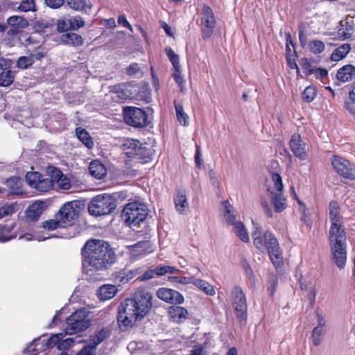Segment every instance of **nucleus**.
Returning <instances> with one entry per match:
<instances>
[{
	"label": "nucleus",
	"instance_id": "obj_1",
	"mask_svg": "<svg viewBox=\"0 0 355 355\" xmlns=\"http://www.w3.org/2000/svg\"><path fill=\"white\" fill-rule=\"evenodd\" d=\"M153 296L144 288L137 290L132 297L125 299L118 308L117 321L123 330L132 327L150 312Z\"/></svg>",
	"mask_w": 355,
	"mask_h": 355
},
{
	"label": "nucleus",
	"instance_id": "obj_2",
	"mask_svg": "<svg viewBox=\"0 0 355 355\" xmlns=\"http://www.w3.org/2000/svg\"><path fill=\"white\" fill-rule=\"evenodd\" d=\"M329 220L331 226L329 241L332 259L336 266L341 270L345 267L347 261V236L343 216L340 213V206L336 200L329 202Z\"/></svg>",
	"mask_w": 355,
	"mask_h": 355
},
{
	"label": "nucleus",
	"instance_id": "obj_3",
	"mask_svg": "<svg viewBox=\"0 0 355 355\" xmlns=\"http://www.w3.org/2000/svg\"><path fill=\"white\" fill-rule=\"evenodd\" d=\"M83 264H87L95 270H103L115 261V253L109 243L92 239L82 248Z\"/></svg>",
	"mask_w": 355,
	"mask_h": 355
},
{
	"label": "nucleus",
	"instance_id": "obj_4",
	"mask_svg": "<svg viewBox=\"0 0 355 355\" xmlns=\"http://www.w3.org/2000/svg\"><path fill=\"white\" fill-rule=\"evenodd\" d=\"M148 215L145 204L135 201L128 203L121 213V218L130 227H134L144 222Z\"/></svg>",
	"mask_w": 355,
	"mask_h": 355
},
{
	"label": "nucleus",
	"instance_id": "obj_5",
	"mask_svg": "<svg viewBox=\"0 0 355 355\" xmlns=\"http://www.w3.org/2000/svg\"><path fill=\"white\" fill-rule=\"evenodd\" d=\"M116 207V199L111 195L104 193L92 199L88 205V211L92 216H101L112 213Z\"/></svg>",
	"mask_w": 355,
	"mask_h": 355
},
{
	"label": "nucleus",
	"instance_id": "obj_6",
	"mask_svg": "<svg viewBox=\"0 0 355 355\" xmlns=\"http://www.w3.org/2000/svg\"><path fill=\"white\" fill-rule=\"evenodd\" d=\"M89 311L85 309L76 310L66 320V334H76L86 330L91 324Z\"/></svg>",
	"mask_w": 355,
	"mask_h": 355
},
{
	"label": "nucleus",
	"instance_id": "obj_7",
	"mask_svg": "<svg viewBox=\"0 0 355 355\" xmlns=\"http://www.w3.org/2000/svg\"><path fill=\"white\" fill-rule=\"evenodd\" d=\"M122 150L129 158L145 160L151 156V150L140 143L139 140L127 138L122 144Z\"/></svg>",
	"mask_w": 355,
	"mask_h": 355
},
{
	"label": "nucleus",
	"instance_id": "obj_8",
	"mask_svg": "<svg viewBox=\"0 0 355 355\" xmlns=\"http://www.w3.org/2000/svg\"><path fill=\"white\" fill-rule=\"evenodd\" d=\"M80 214V206L77 201H71L64 204L56 214V218L60 220L63 227L71 226Z\"/></svg>",
	"mask_w": 355,
	"mask_h": 355
},
{
	"label": "nucleus",
	"instance_id": "obj_9",
	"mask_svg": "<svg viewBox=\"0 0 355 355\" xmlns=\"http://www.w3.org/2000/svg\"><path fill=\"white\" fill-rule=\"evenodd\" d=\"M123 119L126 124L134 128H144L148 124L146 112L139 107L127 106L123 107Z\"/></svg>",
	"mask_w": 355,
	"mask_h": 355
},
{
	"label": "nucleus",
	"instance_id": "obj_10",
	"mask_svg": "<svg viewBox=\"0 0 355 355\" xmlns=\"http://www.w3.org/2000/svg\"><path fill=\"white\" fill-rule=\"evenodd\" d=\"M263 240L264 249L267 248L271 261L276 268L280 266L282 264V257L277 239L271 232L266 231Z\"/></svg>",
	"mask_w": 355,
	"mask_h": 355
},
{
	"label": "nucleus",
	"instance_id": "obj_11",
	"mask_svg": "<svg viewBox=\"0 0 355 355\" xmlns=\"http://www.w3.org/2000/svg\"><path fill=\"white\" fill-rule=\"evenodd\" d=\"M201 31L204 40H208L212 35L216 26V21L212 9L203 4L201 12Z\"/></svg>",
	"mask_w": 355,
	"mask_h": 355
},
{
	"label": "nucleus",
	"instance_id": "obj_12",
	"mask_svg": "<svg viewBox=\"0 0 355 355\" xmlns=\"http://www.w3.org/2000/svg\"><path fill=\"white\" fill-rule=\"evenodd\" d=\"M334 169L345 179L355 180V164L341 157L334 155L331 158Z\"/></svg>",
	"mask_w": 355,
	"mask_h": 355
},
{
	"label": "nucleus",
	"instance_id": "obj_13",
	"mask_svg": "<svg viewBox=\"0 0 355 355\" xmlns=\"http://www.w3.org/2000/svg\"><path fill=\"white\" fill-rule=\"evenodd\" d=\"M232 304L237 318L246 320L248 317V305L245 295L239 286H234L232 292Z\"/></svg>",
	"mask_w": 355,
	"mask_h": 355
},
{
	"label": "nucleus",
	"instance_id": "obj_14",
	"mask_svg": "<svg viewBox=\"0 0 355 355\" xmlns=\"http://www.w3.org/2000/svg\"><path fill=\"white\" fill-rule=\"evenodd\" d=\"M156 295L160 300L172 304H180L184 302L183 295L178 291L168 288H160Z\"/></svg>",
	"mask_w": 355,
	"mask_h": 355
},
{
	"label": "nucleus",
	"instance_id": "obj_15",
	"mask_svg": "<svg viewBox=\"0 0 355 355\" xmlns=\"http://www.w3.org/2000/svg\"><path fill=\"white\" fill-rule=\"evenodd\" d=\"M317 316L318 325L312 329V342L315 345H319L326 333V321L324 317L318 312L315 311Z\"/></svg>",
	"mask_w": 355,
	"mask_h": 355
},
{
	"label": "nucleus",
	"instance_id": "obj_16",
	"mask_svg": "<svg viewBox=\"0 0 355 355\" xmlns=\"http://www.w3.org/2000/svg\"><path fill=\"white\" fill-rule=\"evenodd\" d=\"M290 148L295 157L301 160L307 157V153L305 149V144L298 135H293L290 141Z\"/></svg>",
	"mask_w": 355,
	"mask_h": 355
},
{
	"label": "nucleus",
	"instance_id": "obj_17",
	"mask_svg": "<svg viewBox=\"0 0 355 355\" xmlns=\"http://www.w3.org/2000/svg\"><path fill=\"white\" fill-rule=\"evenodd\" d=\"M23 180L19 177L12 176L5 181L6 187L9 189V196H22L24 191L22 188Z\"/></svg>",
	"mask_w": 355,
	"mask_h": 355
},
{
	"label": "nucleus",
	"instance_id": "obj_18",
	"mask_svg": "<svg viewBox=\"0 0 355 355\" xmlns=\"http://www.w3.org/2000/svg\"><path fill=\"white\" fill-rule=\"evenodd\" d=\"M112 92L116 94L119 99L122 101L133 98L132 85L130 83H123L115 85L112 87Z\"/></svg>",
	"mask_w": 355,
	"mask_h": 355
},
{
	"label": "nucleus",
	"instance_id": "obj_19",
	"mask_svg": "<svg viewBox=\"0 0 355 355\" xmlns=\"http://www.w3.org/2000/svg\"><path fill=\"white\" fill-rule=\"evenodd\" d=\"M170 319L177 323L184 322L188 318V311L182 306H171L168 309Z\"/></svg>",
	"mask_w": 355,
	"mask_h": 355
},
{
	"label": "nucleus",
	"instance_id": "obj_20",
	"mask_svg": "<svg viewBox=\"0 0 355 355\" xmlns=\"http://www.w3.org/2000/svg\"><path fill=\"white\" fill-rule=\"evenodd\" d=\"M45 208L46 204L42 201H37L33 203L26 209L27 218L31 221L37 220Z\"/></svg>",
	"mask_w": 355,
	"mask_h": 355
},
{
	"label": "nucleus",
	"instance_id": "obj_21",
	"mask_svg": "<svg viewBox=\"0 0 355 355\" xmlns=\"http://www.w3.org/2000/svg\"><path fill=\"white\" fill-rule=\"evenodd\" d=\"M110 331L107 329H102L96 331L90 337L89 343L85 347L95 353L96 347L110 336Z\"/></svg>",
	"mask_w": 355,
	"mask_h": 355
},
{
	"label": "nucleus",
	"instance_id": "obj_22",
	"mask_svg": "<svg viewBox=\"0 0 355 355\" xmlns=\"http://www.w3.org/2000/svg\"><path fill=\"white\" fill-rule=\"evenodd\" d=\"M268 192L271 202L275 207V210L277 212H282L284 211L287 205L286 203V199L284 198L281 192H275L271 189H268Z\"/></svg>",
	"mask_w": 355,
	"mask_h": 355
},
{
	"label": "nucleus",
	"instance_id": "obj_23",
	"mask_svg": "<svg viewBox=\"0 0 355 355\" xmlns=\"http://www.w3.org/2000/svg\"><path fill=\"white\" fill-rule=\"evenodd\" d=\"M61 42L68 46L78 47L83 44L84 40L80 35L73 32L64 33L60 38Z\"/></svg>",
	"mask_w": 355,
	"mask_h": 355
},
{
	"label": "nucleus",
	"instance_id": "obj_24",
	"mask_svg": "<svg viewBox=\"0 0 355 355\" xmlns=\"http://www.w3.org/2000/svg\"><path fill=\"white\" fill-rule=\"evenodd\" d=\"M355 77V67L346 64L340 67L336 73L337 79L343 83L350 81Z\"/></svg>",
	"mask_w": 355,
	"mask_h": 355
},
{
	"label": "nucleus",
	"instance_id": "obj_25",
	"mask_svg": "<svg viewBox=\"0 0 355 355\" xmlns=\"http://www.w3.org/2000/svg\"><path fill=\"white\" fill-rule=\"evenodd\" d=\"M174 202L175 209L179 214H184L189 207V203L185 193L179 190L174 196Z\"/></svg>",
	"mask_w": 355,
	"mask_h": 355
},
{
	"label": "nucleus",
	"instance_id": "obj_26",
	"mask_svg": "<svg viewBox=\"0 0 355 355\" xmlns=\"http://www.w3.org/2000/svg\"><path fill=\"white\" fill-rule=\"evenodd\" d=\"M89 170L91 175L97 179H101L107 174L105 166L97 160L90 163Z\"/></svg>",
	"mask_w": 355,
	"mask_h": 355
},
{
	"label": "nucleus",
	"instance_id": "obj_27",
	"mask_svg": "<svg viewBox=\"0 0 355 355\" xmlns=\"http://www.w3.org/2000/svg\"><path fill=\"white\" fill-rule=\"evenodd\" d=\"M351 49L349 44H343L334 49L331 55L330 59L334 62H338L344 59Z\"/></svg>",
	"mask_w": 355,
	"mask_h": 355
},
{
	"label": "nucleus",
	"instance_id": "obj_28",
	"mask_svg": "<svg viewBox=\"0 0 355 355\" xmlns=\"http://www.w3.org/2000/svg\"><path fill=\"white\" fill-rule=\"evenodd\" d=\"M223 211H224V218L226 223L228 225H232L234 227L235 226V223L238 221H236V215L232 212V205L227 200H225L222 202Z\"/></svg>",
	"mask_w": 355,
	"mask_h": 355
},
{
	"label": "nucleus",
	"instance_id": "obj_29",
	"mask_svg": "<svg viewBox=\"0 0 355 355\" xmlns=\"http://www.w3.org/2000/svg\"><path fill=\"white\" fill-rule=\"evenodd\" d=\"M117 292L115 286L113 285H104L98 289V297L102 300H107L114 297Z\"/></svg>",
	"mask_w": 355,
	"mask_h": 355
},
{
	"label": "nucleus",
	"instance_id": "obj_30",
	"mask_svg": "<svg viewBox=\"0 0 355 355\" xmlns=\"http://www.w3.org/2000/svg\"><path fill=\"white\" fill-rule=\"evenodd\" d=\"M76 134L77 137L83 142V144H85V146L88 148H93L94 142L92 138L86 130L81 128H77L76 129Z\"/></svg>",
	"mask_w": 355,
	"mask_h": 355
},
{
	"label": "nucleus",
	"instance_id": "obj_31",
	"mask_svg": "<svg viewBox=\"0 0 355 355\" xmlns=\"http://www.w3.org/2000/svg\"><path fill=\"white\" fill-rule=\"evenodd\" d=\"M53 180L50 178L42 175V178H40V181L37 182L35 189L40 192H47L53 189Z\"/></svg>",
	"mask_w": 355,
	"mask_h": 355
},
{
	"label": "nucleus",
	"instance_id": "obj_32",
	"mask_svg": "<svg viewBox=\"0 0 355 355\" xmlns=\"http://www.w3.org/2000/svg\"><path fill=\"white\" fill-rule=\"evenodd\" d=\"M15 225L12 224L8 226L3 227L0 229V242L4 243L8 241L17 236L15 232H12V230Z\"/></svg>",
	"mask_w": 355,
	"mask_h": 355
},
{
	"label": "nucleus",
	"instance_id": "obj_33",
	"mask_svg": "<svg viewBox=\"0 0 355 355\" xmlns=\"http://www.w3.org/2000/svg\"><path fill=\"white\" fill-rule=\"evenodd\" d=\"M193 284L208 295L213 296L216 293L213 286L205 280L196 279L193 281Z\"/></svg>",
	"mask_w": 355,
	"mask_h": 355
},
{
	"label": "nucleus",
	"instance_id": "obj_34",
	"mask_svg": "<svg viewBox=\"0 0 355 355\" xmlns=\"http://www.w3.org/2000/svg\"><path fill=\"white\" fill-rule=\"evenodd\" d=\"M299 38L300 44L304 46L307 42L308 37L310 33L309 25L305 22H301L299 25Z\"/></svg>",
	"mask_w": 355,
	"mask_h": 355
},
{
	"label": "nucleus",
	"instance_id": "obj_35",
	"mask_svg": "<svg viewBox=\"0 0 355 355\" xmlns=\"http://www.w3.org/2000/svg\"><path fill=\"white\" fill-rule=\"evenodd\" d=\"M262 231L260 227L254 226L252 233L254 246L259 250H264L263 240L261 237Z\"/></svg>",
	"mask_w": 355,
	"mask_h": 355
},
{
	"label": "nucleus",
	"instance_id": "obj_36",
	"mask_svg": "<svg viewBox=\"0 0 355 355\" xmlns=\"http://www.w3.org/2000/svg\"><path fill=\"white\" fill-rule=\"evenodd\" d=\"M8 24L10 26L15 28H26L28 26V21L20 16H11L7 20Z\"/></svg>",
	"mask_w": 355,
	"mask_h": 355
},
{
	"label": "nucleus",
	"instance_id": "obj_37",
	"mask_svg": "<svg viewBox=\"0 0 355 355\" xmlns=\"http://www.w3.org/2000/svg\"><path fill=\"white\" fill-rule=\"evenodd\" d=\"M234 231L242 241L247 243L250 241L248 234L244 227V225L241 221H238L235 223Z\"/></svg>",
	"mask_w": 355,
	"mask_h": 355
},
{
	"label": "nucleus",
	"instance_id": "obj_38",
	"mask_svg": "<svg viewBox=\"0 0 355 355\" xmlns=\"http://www.w3.org/2000/svg\"><path fill=\"white\" fill-rule=\"evenodd\" d=\"M15 75L10 70L3 71L0 73V86L8 87L14 81Z\"/></svg>",
	"mask_w": 355,
	"mask_h": 355
},
{
	"label": "nucleus",
	"instance_id": "obj_39",
	"mask_svg": "<svg viewBox=\"0 0 355 355\" xmlns=\"http://www.w3.org/2000/svg\"><path fill=\"white\" fill-rule=\"evenodd\" d=\"M62 172L59 168L53 166H49L46 168L45 176L50 178L54 184L62 176Z\"/></svg>",
	"mask_w": 355,
	"mask_h": 355
},
{
	"label": "nucleus",
	"instance_id": "obj_40",
	"mask_svg": "<svg viewBox=\"0 0 355 355\" xmlns=\"http://www.w3.org/2000/svg\"><path fill=\"white\" fill-rule=\"evenodd\" d=\"M69 20V26L71 31L78 30L85 25V21L80 16L71 17L67 18Z\"/></svg>",
	"mask_w": 355,
	"mask_h": 355
},
{
	"label": "nucleus",
	"instance_id": "obj_41",
	"mask_svg": "<svg viewBox=\"0 0 355 355\" xmlns=\"http://www.w3.org/2000/svg\"><path fill=\"white\" fill-rule=\"evenodd\" d=\"M40 178H42V175L37 171L28 172L25 176L28 184L34 189H35L37 182L40 181Z\"/></svg>",
	"mask_w": 355,
	"mask_h": 355
},
{
	"label": "nucleus",
	"instance_id": "obj_42",
	"mask_svg": "<svg viewBox=\"0 0 355 355\" xmlns=\"http://www.w3.org/2000/svg\"><path fill=\"white\" fill-rule=\"evenodd\" d=\"M15 212V205L13 203H6L0 207V219L12 215Z\"/></svg>",
	"mask_w": 355,
	"mask_h": 355
},
{
	"label": "nucleus",
	"instance_id": "obj_43",
	"mask_svg": "<svg viewBox=\"0 0 355 355\" xmlns=\"http://www.w3.org/2000/svg\"><path fill=\"white\" fill-rule=\"evenodd\" d=\"M175 107L177 118H178V120L180 122V123L183 125H187L189 116L184 112L182 106L180 105H175Z\"/></svg>",
	"mask_w": 355,
	"mask_h": 355
},
{
	"label": "nucleus",
	"instance_id": "obj_44",
	"mask_svg": "<svg viewBox=\"0 0 355 355\" xmlns=\"http://www.w3.org/2000/svg\"><path fill=\"white\" fill-rule=\"evenodd\" d=\"M132 247L143 254H147L151 252V245L149 241H139L133 245Z\"/></svg>",
	"mask_w": 355,
	"mask_h": 355
},
{
	"label": "nucleus",
	"instance_id": "obj_45",
	"mask_svg": "<svg viewBox=\"0 0 355 355\" xmlns=\"http://www.w3.org/2000/svg\"><path fill=\"white\" fill-rule=\"evenodd\" d=\"M17 8L19 11H21V12L35 11V0H24L19 3Z\"/></svg>",
	"mask_w": 355,
	"mask_h": 355
},
{
	"label": "nucleus",
	"instance_id": "obj_46",
	"mask_svg": "<svg viewBox=\"0 0 355 355\" xmlns=\"http://www.w3.org/2000/svg\"><path fill=\"white\" fill-rule=\"evenodd\" d=\"M67 5L76 10H83L87 6L86 0H67Z\"/></svg>",
	"mask_w": 355,
	"mask_h": 355
},
{
	"label": "nucleus",
	"instance_id": "obj_47",
	"mask_svg": "<svg viewBox=\"0 0 355 355\" xmlns=\"http://www.w3.org/2000/svg\"><path fill=\"white\" fill-rule=\"evenodd\" d=\"M165 51L173 68L180 67L178 55L171 47L166 48Z\"/></svg>",
	"mask_w": 355,
	"mask_h": 355
},
{
	"label": "nucleus",
	"instance_id": "obj_48",
	"mask_svg": "<svg viewBox=\"0 0 355 355\" xmlns=\"http://www.w3.org/2000/svg\"><path fill=\"white\" fill-rule=\"evenodd\" d=\"M173 76L176 83L180 87V91L182 92L185 81L184 80L183 76L181 73L180 67L173 68Z\"/></svg>",
	"mask_w": 355,
	"mask_h": 355
},
{
	"label": "nucleus",
	"instance_id": "obj_49",
	"mask_svg": "<svg viewBox=\"0 0 355 355\" xmlns=\"http://www.w3.org/2000/svg\"><path fill=\"white\" fill-rule=\"evenodd\" d=\"M33 63V58L31 57L21 56L17 62V67L19 69H27L31 66Z\"/></svg>",
	"mask_w": 355,
	"mask_h": 355
},
{
	"label": "nucleus",
	"instance_id": "obj_50",
	"mask_svg": "<svg viewBox=\"0 0 355 355\" xmlns=\"http://www.w3.org/2000/svg\"><path fill=\"white\" fill-rule=\"evenodd\" d=\"M42 227L47 230H54L58 229L59 227H62V225L60 220L56 218L44 222Z\"/></svg>",
	"mask_w": 355,
	"mask_h": 355
},
{
	"label": "nucleus",
	"instance_id": "obj_51",
	"mask_svg": "<svg viewBox=\"0 0 355 355\" xmlns=\"http://www.w3.org/2000/svg\"><path fill=\"white\" fill-rule=\"evenodd\" d=\"M300 73L302 72L305 76L311 75V62L307 58H303L300 62Z\"/></svg>",
	"mask_w": 355,
	"mask_h": 355
},
{
	"label": "nucleus",
	"instance_id": "obj_52",
	"mask_svg": "<svg viewBox=\"0 0 355 355\" xmlns=\"http://www.w3.org/2000/svg\"><path fill=\"white\" fill-rule=\"evenodd\" d=\"M55 182H57L58 186L60 189L69 190L71 187L70 179L68 177L64 175V174H62V176Z\"/></svg>",
	"mask_w": 355,
	"mask_h": 355
},
{
	"label": "nucleus",
	"instance_id": "obj_53",
	"mask_svg": "<svg viewBox=\"0 0 355 355\" xmlns=\"http://www.w3.org/2000/svg\"><path fill=\"white\" fill-rule=\"evenodd\" d=\"M286 56H293V53L295 54V50L294 44L293 42L291 35L290 33L286 34Z\"/></svg>",
	"mask_w": 355,
	"mask_h": 355
},
{
	"label": "nucleus",
	"instance_id": "obj_54",
	"mask_svg": "<svg viewBox=\"0 0 355 355\" xmlns=\"http://www.w3.org/2000/svg\"><path fill=\"white\" fill-rule=\"evenodd\" d=\"M272 180L274 183V187L277 191L276 192H282L284 188V185L280 175L275 173H272Z\"/></svg>",
	"mask_w": 355,
	"mask_h": 355
},
{
	"label": "nucleus",
	"instance_id": "obj_55",
	"mask_svg": "<svg viewBox=\"0 0 355 355\" xmlns=\"http://www.w3.org/2000/svg\"><path fill=\"white\" fill-rule=\"evenodd\" d=\"M61 339H62V334L53 335L47 340L45 345L47 348L53 347L54 346H57L58 347Z\"/></svg>",
	"mask_w": 355,
	"mask_h": 355
},
{
	"label": "nucleus",
	"instance_id": "obj_56",
	"mask_svg": "<svg viewBox=\"0 0 355 355\" xmlns=\"http://www.w3.org/2000/svg\"><path fill=\"white\" fill-rule=\"evenodd\" d=\"M324 49V44L318 40H312V53H320Z\"/></svg>",
	"mask_w": 355,
	"mask_h": 355
},
{
	"label": "nucleus",
	"instance_id": "obj_57",
	"mask_svg": "<svg viewBox=\"0 0 355 355\" xmlns=\"http://www.w3.org/2000/svg\"><path fill=\"white\" fill-rule=\"evenodd\" d=\"M328 70L324 68L318 67L313 68L312 67V74L315 75L316 79H322L328 76Z\"/></svg>",
	"mask_w": 355,
	"mask_h": 355
},
{
	"label": "nucleus",
	"instance_id": "obj_58",
	"mask_svg": "<svg viewBox=\"0 0 355 355\" xmlns=\"http://www.w3.org/2000/svg\"><path fill=\"white\" fill-rule=\"evenodd\" d=\"M69 20L67 18L58 20V24H57V30L60 33H67L70 30V28H68L69 26Z\"/></svg>",
	"mask_w": 355,
	"mask_h": 355
},
{
	"label": "nucleus",
	"instance_id": "obj_59",
	"mask_svg": "<svg viewBox=\"0 0 355 355\" xmlns=\"http://www.w3.org/2000/svg\"><path fill=\"white\" fill-rule=\"evenodd\" d=\"M297 202L300 205L299 210L302 214L301 219L304 221L307 225H309L310 218L309 216L306 214V211H308V209H306L305 205L302 203V202L300 199H297Z\"/></svg>",
	"mask_w": 355,
	"mask_h": 355
},
{
	"label": "nucleus",
	"instance_id": "obj_60",
	"mask_svg": "<svg viewBox=\"0 0 355 355\" xmlns=\"http://www.w3.org/2000/svg\"><path fill=\"white\" fill-rule=\"evenodd\" d=\"M73 339L70 338L64 340L61 339L58 344V349L66 352L65 350L68 349L73 345Z\"/></svg>",
	"mask_w": 355,
	"mask_h": 355
},
{
	"label": "nucleus",
	"instance_id": "obj_61",
	"mask_svg": "<svg viewBox=\"0 0 355 355\" xmlns=\"http://www.w3.org/2000/svg\"><path fill=\"white\" fill-rule=\"evenodd\" d=\"M45 4L52 9H58L62 6L64 0H44Z\"/></svg>",
	"mask_w": 355,
	"mask_h": 355
},
{
	"label": "nucleus",
	"instance_id": "obj_62",
	"mask_svg": "<svg viewBox=\"0 0 355 355\" xmlns=\"http://www.w3.org/2000/svg\"><path fill=\"white\" fill-rule=\"evenodd\" d=\"M114 282L119 284H124L128 282V279L125 276V270H121L115 275Z\"/></svg>",
	"mask_w": 355,
	"mask_h": 355
},
{
	"label": "nucleus",
	"instance_id": "obj_63",
	"mask_svg": "<svg viewBox=\"0 0 355 355\" xmlns=\"http://www.w3.org/2000/svg\"><path fill=\"white\" fill-rule=\"evenodd\" d=\"M140 71V67L137 63H132L126 69V73L129 76H134Z\"/></svg>",
	"mask_w": 355,
	"mask_h": 355
},
{
	"label": "nucleus",
	"instance_id": "obj_64",
	"mask_svg": "<svg viewBox=\"0 0 355 355\" xmlns=\"http://www.w3.org/2000/svg\"><path fill=\"white\" fill-rule=\"evenodd\" d=\"M337 35L338 36V37L342 40H345L346 39H348L349 37H351L352 36V34L350 33H349L345 28H344L343 27L342 28H340L338 31H337Z\"/></svg>",
	"mask_w": 355,
	"mask_h": 355
}]
</instances>
